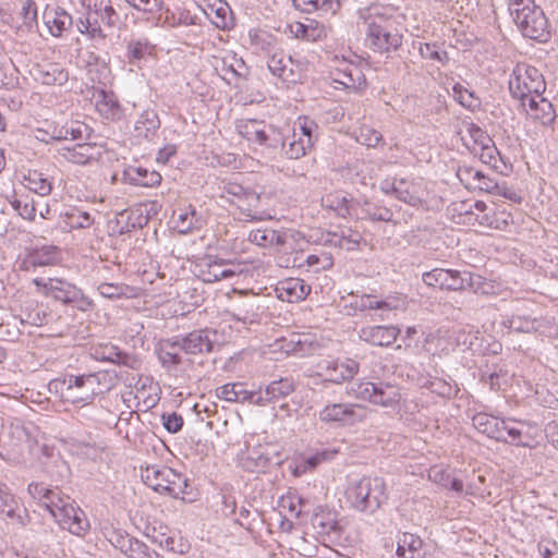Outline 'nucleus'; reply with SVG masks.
Here are the masks:
<instances>
[{
	"mask_svg": "<svg viewBox=\"0 0 558 558\" xmlns=\"http://www.w3.org/2000/svg\"><path fill=\"white\" fill-rule=\"evenodd\" d=\"M362 19L366 26L365 43L374 51L390 52L402 45V35L395 26V21L380 13L378 8L368 9Z\"/></svg>",
	"mask_w": 558,
	"mask_h": 558,
	"instance_id": "obj_1",
	"label": "nucleus"
},
{
	"mask_svg": "<svg viewBox=\"0 0 558 558\" xmlns=\"http://www.w3.org/2000/svg\"><path fill=\"white\" fill-rule=\"evenodd\" d=\"M45 499V507L61 529L78 537H84L89 532L90 523L85 512L69 496H62L59 492H47Z\"/></svg>",
	"mask_w": 558,
	"mask_h": 558,
	"instance_id": "obj_2",
	"label": "nucleus"
},
{
	"mask_svg": "<svg viewBox=\"0 0 558 558\" xmlns=\"http://www.w3.org/2000/svg\"><path fill=\"white\" fill-rule=\"evenodd\" d=\"M345 499L352 509L373 514L388 499L386 483L378 476H364L349 484Z\"/></svg>",
	"mask_w": 558,
	"mask_h": 558,
	"instance_id": "obj_3",
	"label": "nucleus"
},
{
	"mask_svg": "<svg viewBox=\"0 0 558 558\" xmlns=\"http://www.w3.org/2000/svg\"><path fill=\"white\" fill-rule=\"evenodd\" d=\"M509 11L524 37L538 41L548 39V19L534 0H510Z\"/></svg>",
	"mask_w": 558,
	"mask_h": 558,
	"instance_id": "obj_4",
	"label": "nucleus"
},
{
	"mask_svg": "<svg viewBox=\"0 0 558 558\" xmlns=\"http://www.w3.org/2000/svg\"><path fill=\"white\" fill-rule=\"evenodd\" d=\"M314 392L320 396L323 407L317 412V418L324 425L351 427L364 422L367 417V409L361 404L329 400L327 398L329 393L324 390H315Z\"/></svg>",
	"mask_w": 558,
	"mask_h": 558,
	"instance_id": "obj_5",
	"label": "nucleus"
},
{
	"mask_svg": "<svg viewBox=\"0 0 558 558\" xmlns=\"http://www.w3.org/2000/svg\"><path fill=\"white\" fill-rule=\"evenodd\" d=\"M83 5L86 7V14L77 22L78 32L92 39L104 40L105 28H112L118 21L116 10L109 0H83Z\"/></svg>",
	"mask_w": 558,
	"mask_h": 558,
	"instance_id": "obj_6",
	"label": "nucleus"
},
{
	"mask_svg": "<svg viewBox=\"0 0 558 558\" xmlns=\"http://www.w3.org/2000/svg\"><path fill=\"white\" fill-rule=\"evenodd\" d=\"M141 477L148 487L159 494L181 499L187 494V480L166 465L153 464L141 468Z\"/></svg>",
	"mask_w": 558,
	"mask_h": 558,
	"instance_id": "obj_7",
	"label": "nucleus"
},
{
	"mask_svg": "<svg viewBox=\"0 0 558 558\" xmlns=\"http://www.w3.org/2000/svg\"><path fill=\"white\" fill-rule=\"evenodd\" d=\"M107 373L98 372L87 375H70L64 379L66 386L63 392L64 398L72 403L90 404L95 396L109 389L106 385Z\"/></svg>",
	"mask_w": 558,
	"mask_h": 558,
	"instance_id": "obj_8",
	"label": "nucleus"
},
{
	"mask_svg": "<svg viewBox=\"0 0 558 558\" xmlns=\"http://www.w3.org/2000/svg\"><path fill=\"white\" fill-rule=\"evenodd\" d=\"M545 89V80L536 68L527 64L515 66L509 80V90L514 98L521 101V105L526 102L527 98L543 94Z\"/></svg>",
	"mask_w": 558,
	"mask_h": 558,
	"instance_id": "obj_9",
	"label": "nucleus"
},
{
	"mask_svg": "<svg viewBox=\"0 0 558 558\" xmlns=\"http://www.w3.org/2000/svg\"><path fill=\"white\" fill-rule=\"evenodd\" d=\"M239 133L248 142L266 146L269 149H284L281 134L270 125L257 120H241L238 125Z\"/></svg>",
	"mask_w": 558,
	"mask_h": 558,
	"instance_id": "obj_10",
	"label": "nucleus"
},
{
	"mask_svg": "<svg viewBox=\"0 0 558 558\" xmlns=\"http://www.w3.org/2000/svg\"><path fill=\"white\" fill-rule=\"evenodd\" d=\"M397 198L413 207L429 209L433 206L434 196L428 190L427 183L421 179H399L397 184Z\"/></svg>",
	"mask_w": 558,
	"mask_h": 558,
	"instance_id": "obj_11",
	"label": "nucleus"
},
{
	"mask_svg": "<svg viewBox=\"0 0 558 558\" xmlns=\"http://www.w3.org/2000/svg\"><path fill=\"white\" fill-rule=\"evenodd\" d=\"M359 372V363L352 359L325 361L319 364V372L315 379L322 378V384L325 388L329 384L341 385L344 381L352 379ZM317 385V381L314 380Z\"/></svg>",
	"mask_w": 558,
	"mask_h": 558,
	"instance_id": "obj_12",
	"label": "nucleus"
},
{
	"mask_svg": "<svg viewBox=\"0 0 558 558\" xmlns=\"http://www.w3.org/2000/svg\"><path fill=\"white\" fill-rule=\"evenodd\" d=\"M34 283L38 287H43L47 294L58 301L63 303L82 302L90 306V302L84 298L82 291L69 282L53 278H49L44 282L41 279L36 278L34 279Z\"/></svg>",
	"mask_w": 558,
	"mask_h": 558,
	"instance_id": "obj_13",
	"label": "nucleus"
},
{
	"mask_svg": "<svg viewBox=\"0 0 558 558\" xmlns=\"http://www.w3.org/2000/svg\"><path fill=\"white\" fill-rule=\"evenodd\" d=\"M531 432L532 426L525 422L512 418H502L499 433L500 439L498 441H504L513 446L531 447L534 440V436Z\"/></svg>",
	"mask_w": 558,
	"mask_h": 558,
	"instance_id": "obj_14",
	"label": "nucleus"
},
{
	"mask_svg": "<svg viewBox=\"0 0 558 558\" xmlns=\"http://www.w3.org/2000/svg\"><path fill=\"white\" fill-rule=\"evenodd\" d=\"M175 338L185 354H203L213 350L216 332L202 329L194 330L185 336H177Z\"/></svg>",
	"mask_w": 558,
	"mask_h": 558,
	"instance_id": "obj_15",
	"label": "nucleus"
},
{
	"mask_svg": "<svg viewBox=\"0 0 558 558\" xmlns=\"http://www.w3.org/2000/svg\"><path fill=\"white\" fill-rule=\"evenodd\" d=\"M33 78L47 86H62L69 80L68 71L59 63L43 61L31 69Z\"/></svg>",
	"mask_w": 558,
	"mask_h": 558,
	"instance_id": "obj_16",
	"label": "nucleus"
},
{
	"mask_svg": "<svg viewBox=\"0 0 558 558\" xmlns=\"http://www.w3.org/2000/svg\"><path fill=\"white\" fill-rule=\"evenodd\" d=\"M239 462L248 472H265L271 463V448L267 445L247 447L239 454Z\"/></svg>",
	"mask_w": 558,
	"mask_h": 558,
	"instance_id": "obj_17",
	"label": "nucleus"
},
{
	"mask_svg": "<svg viewBox=\"0 0 558 558\" xmlns=\"http://www.w3.org/2000/svg\"><path fill=\"white\" fill-rule=\"evenodd\" d=\"M526 100L521 107L531 120L542 125H549L555 121L556 111L551 102L543 94L534 95L533 98H527Z\"/></svg>",
	"mask_w": 558,
	"mask_h": 558,
	"instance_id": "obj_18",
	"label": "nucleus"
},
{
	"mask_svg": "<svg viewBox=\"0 0 558 558\" xmlns=\"http://www.w3.org/2000/svg\"><path fill=\"white\" fill-rule=\"evenodd\" d=\"M278 299L289 303H296L303 301L311 292V287L307 286L303 279L287 278L280 280L276 288Z\"/></svg>",
	"mask_w": 558,
	"mask_h": 558,
	"instance_id": "obj_19",
	"label": "nucleus"
},
{
	"mask_svg": "<svg viewBox=\"0 0 558 558\" xmlns=\"http://www.w3.org/2000/svg\"><path fill=\"white\" fill-rule=\"evenodd\" d=\"M400 330L396 326H367L359 331L361 340L378 347H388L392 344Z\"/></svg>",
	"mask_w": 558,
	"mask_h": 558,
	"instance_id": "obj_20",
	"label": "nucleus"
},
{
	"mask_svg": "<svg viewBox=\"0 0 558 558\" xmlns=\"http://www.w3.org/2000/svg\"><path fill=\"white\" fill-rule=\"evenodd\" d=\"M295 390V384L292 379L281 378L271 381L265 389V392H256L255 404L264 405L270 402H277L287 398Z\"/></svg>",
	"mask_w": 558,
	"mask_h": 558,
	"instance_id": "obj_21",
	"label": "nucleus"
},
{
	"mask_svg": "<svg viewBox=\"0 0 558 558\" xmlns=\"http://www.w3.org/2000/svg\"><path fill=\"white\" fill-rule=\"evenodd\" d=\"M60 156L76 165H87L97 161L99 151L96 146L87 143L64 146L59 149Z\"/></svg>",
	"mask_w": 558,
	"mask_h": 558,
	"instance_id": "obj_22",
	"label": "nucleus"
},
{
	"mask_svg": "<svg viewBox=\"0 0 558 558\" xmlns=\"http://www.w3.org/2000/svg\"><path fill=\"white\" fill-rule=\"evenodd\" d=\"M472 191H480L497 196H502L512 202L519 203L521 201V197L514 190L506 186L505 184L498 183L495 179L485 175L482 171H480Z\"/></svg>",
	"mask_w": 558,
	"mask_h": 558,
	"instance_id": "obj_23",
	"label": "nucleus"
},
{
	"mask_svg": "<svg viewBox=\"0 0 558 558\" xmlns=\"http://www.w3.org/2000/svg\"><path fill=\"white\" fill-rule=\"evenodd\" d=\"M182 348L177 338L160 341L158 356L161 365L169 372H172L183 363L181 356Z\"/></svg>",
	"mask_w": 558,
	"mask_h": 558,
	"instance_id": "obj_24",
	"label": "nucleus"
},
{
	"mask_svg": "<svg viewBox=\"0 0 558 558\" xmlns=\"http://www.w3.org/2000/svg\"><path fill=\"white\" fill-rule=\"evenodd\" d=\"M96 110L106 119L116 120L121 114V107L111 92L97 89L93 94Z\"/></svg>",
	"mask_w": 558,
	"mask_h": 558,
	"instance_id": "obj_25",
	"label": "nucleus"
},
{
	"mask_svg": "<svg viewBox=\"0 0 558 558\" xmlns=\"http://www.w3.org/2000/svg\"><path fill=\"white\" fill-rule=\"evenodd\" d=\"M216 397L233 403H254L256 392L247 391L241 383H229L216 389Z\"/></svg>",
	"mask_w": 558,
	"mask_h": 558,
	"instance_id": "obj_26",
	"label": "nucleus"
},
{
	"mask_svg": "<svg viewBox=\"0 0 558 558\" xmlns=\"http://www.w3.org/2000/svg\"><path fill=\"white\" fill-rule=\"evenodd\" d=\"M407 300L401 296H388L383 301H377L369 295H363L360 300L361 310H380L385 312H404L407 310Z\"/></svg>",
	"mask_w": 558,
	"mask_h": 558,
	"instance_id": "obj_27",
	"label": "nucleus"
},
{
	"mask_svg": "<svg viewBox=\"0 0 558 558\" xmlns=\"http://www.w3.org/2000/svg\"><path fill=\"white\" fill-rule=\"evenodd\" d=\"M544 320L525 314L515 313L502 320V325L514 332L538 331Z\"/></svg>",
	"mask_w": 558,
	"mask_h": 558,
	"instance_id": "obj_28",
	"label": "nucleus"
},
{
	"mask_svg": "<svg viewBox=\"0 0 558 558\" xmlns=\"http://www.w3.org/2000/svg\"><path fill=\"white\" fill-rule=\"evenodd\" d=\"M269 71L284 82H293L292 59L282 51L271 54L267 62Z\"/></svg>",
	"mask_w": 558,
	"mask_h": 558,
	"instance_id": "obj_29",
	"label": "nucleus"
},
{
	"mask_svg": "<svg viewBox=\"0 0 558 558\" xmlns=\"http://www.w3.org/2000/svg\"><path fill=\"white\" fill-rule=\"evenodd\" d=\"M402 400V393L398 386L390 383H377V390L373 404L384 408H396Z\"/></svg>",
	"mask_w": 558,
	"mask_h": 558,
	"instance_id": "obj_30",
	"label": "nucleus"
},
{
	"mask_svg": "<svg viewBox=\"0 0 558 558\" xmlns=\"http://www.w3.org/2000/svg\"><path fill=\"white\" fill-rule=\"evenodd\" d=\"M445 288L452 291H461L468 288H475L480 283L482 277L470 271L448 270Z\"/></svg>",
	"mask_w": 558,
	"mask_h": 558,
	"instance_id": "obj_31",
	"label": "nucleus"
},
{
	"mask_svg": "<svg viewBox=\"0 0 558 558\" xmlns=\"http://www.w3.org/2000/svg\"><path fill=\"white\" fill-rule=\"evenodd\" d=\"M160 126L158 114L154 110H145L140 114L134 125V135L142 138H150Z\"/></svg>",
	"mask_w": 558,
	"mask_h": 558,
	"instance_id": "obj_32",
	"label": "nucleus"
},
{
	"mask_svg": "<svg viewBox=\"0 0 558 558\" xmlns=\"http://www.w3.org/2000/svg\"><path fill=\"white\" fill-rule=\"evenodd\" d=\"M259 203V194L253 190H248L243 198H241L240 204L236 206L240 209L242 219L247 221L262 220L264 218L263 213L257 210Z\"/></svg>",
	"mask_w": 558,
	"mask_h": 558,
	"instance_id": "obj_33",
	"label": "nucleus"
},
{
	"mask_svg": "<svg viewBox=\"0 0 558 558\" xmlns=\"http://www.w3.org/2000/svg\"><path fill=\"white\" fill-rule=\"evenodd\" d=\"M422 539L411 533H403L398 541L396 554L399 558H421Z\"/></svg>",
	"mask_w": 558,
	"mask_h": 558,
	"instance_id": "obj_34",
	"label": "nucleus"
},
{
	"mask_svg": "<svg viewBox=\"0 0 558 558\" xmlns=\"http://www.w3.org/2000/svg\"><path fill=\"white\" fill-rule=\"evenodd\" d=\"M502 424V418L487 415L484 413H478L473 417L474 427L486 434L488 437L499 440L500 439V425Z\"/></svg>",
	"mask_w": 558,
	"mask_h": 558,
	"instance_id": "obj_35",
	"label": "nucleus"
},
{
	"mask_svg": "<svg viewBox=\"0 0 558 558\" xmlns=\"http://www.w3.org/2000/svg\"><path fill=\"white\" fill-rule=\"evenodd\" d=\"M337 453L338 450H323L315 453L314 456L302 459L295 463L294 468L292 469V473L294 476H301L307 472H312L323 461L332 459Z\"/></svg>",
	"mask_w": 558,
	"mask_h": 558,
	"instance_id": "obj_36",
	"label": "nucleus"
},
{
	"mask_svg": "<svg viewBox=\"0 0 558 558\" xmlns=\"http://www.w3.org/2000/svg\"><path fill=\"white\" fill-rule=\"evenodd\" d=\"M45 23L52 36H60L72 24V17L62 9L45 13Z\"/></svg>",
	"mask_w": 558,
	"mask_h": 558,
	"instance_id": "obj_37",
	"label": "nucleus"
},
{
	"mask_svg": "<svg viewBox=\"0 0 558 558\" xmlns=\"http://www.w3.org/2000/svg\"><path fill=\"white\" fill-rule=\"evenodd\" d=\"M23 182L25 187L40 196L50 194L52 190V182L48 177L37 170L28 171V173L24 175Z\"/></svg>",
	"mask_w": 558,
	"mask_h": 558,
	"instance_id": "obj_38",
	"label": "nucleus"
},
{
	"mask_svg": "<svg viewBox=\"0 0 558 558\" xmlns=\"http://www.w3.org/2000/svg\"><path fill=\"white\" fill-rule=\"evenodd\" d=\"M81 136H82V129L80 125L76 128L73 125H71V126L64 125L61 128L53 126L51 132L38 130L37 138L47 143V142H49V140H54V141H62V140H68V138L76 140Z\"/></svg>",
	"mask_w": 558,
	"mask_h": 558,
	"instance_id": "obj_39",
	"label": "nucleus"
},
{
	"mask_svg": "<svg viewBox=\"0 0 558 558\" xmlns=\"http://www.w3.org/2000/svg\"><path fill=\"white\" fill-rule=\"evenodd\" d=\"M238 272L227 267L222 262H214L207 265L206 269L201 270V279L204 282H216L222 279L234 277Z\"/></svg>",
	"mask_w": 558,
	"mask_h": 558,
	"instance_id": "obj_40",
	"label": "nucleus"
},
{
	"mask_svg": "<svg viewBox=\"0 0 558 558\" xmlns=\"http://www.w3.org/2000/svg\"><path fill=\"white\" fill-rule=\"evenodd\" d=\"M155 52V45L147 38L132 39L128 44V58L131 63H135Z\"/></svg>",
	"mask_w": 558,
	"mask_h": 558,
	"instance_id": "obj_41",
	"label": "nucleus"
},
{
	"mask_svg": "<svg viewBox=\"0 0 558 558\" xmlns=\"http://www.w3.org/2000/svg\"><path fill=\"white\" fill-rule=\"evenodd\" d=\"M175 228L181 233H186L191 231L193 228H197L199 225V218L197 217V213L195 208L189 206L178 214L173 215Z\"/></svg>",
	"mask_w": 558,
	"mask_h": 558,
	"instance_id": "obj_42",
	"label": "nucleus"
},
{
	"mask_svg": "<svg viewBox=\"0 0 558 558\" xmlns=\"http://www.w3.org/2000/svg\"><path fill=\"white\" fill-rule=\"evenodd\" d=\"M465 132L466 134L462 135V141L472 153L474 147L480 148V146L492 140L485 131L474 124H469Z\"/></svg>",
	"mask_w": 558,
	"mask_h": 558,
	"instance_id": "obj_43",
	"label": "nucleus"
},
{
	"mask_svg": "<svg viewBox=\"0 0 558 558\" xmlns=\"http://www.w3.org/2000/svg\"><path fill=\"white\" fill-rule=\"evenodd\" d=\"M129 175L134 184L142 186H155L161 181V175L157 171H150L142 167L129 172Z\"/></svg>",
	"mask_w": 558,
	"mask_h": 558,
	"instance_id": "obj_44",
	"label": "nucleus"
},
{
	"mask_svg": "<svg viewBox=\"0 0 558 558\" xmlns=\"http://www.w3.org/2000/svg\"><path fill=\"white\" fill-rule=\"evenodd\" d=\"M317 129L318 126L313 120L305 117L299 118L295 123L293 137H303L304 140H311V145H313L317 138Z\"/></svg>",
	"mask_w": 558,
	"mask_h": 558,
	"instance_id": "obj_45",
	"label": "nucleus"
},
{
	"mask_svg": "<svg viewBox=\"0 0 558 558\" xmlns=\"http://www.w3.org/2000/svg\"><path fill=\"white\" fill-rule=\"evenodd\" d=\"M94 222L90 215L80 209H72L65 214L64 223L69 230L72 229H85L92 226Z\"/></svg>",
	"mask_w": 558,
	"mask_h": 558,
	"instance_id": "obj_46",
	"label": "nucleus"
},
{
	"mask_svg": "<svg viewBox=\"0 0 558 558\" xmlns=\"http://www.w3.org/2000/svg\"><path fill=\"white\" fill-rule=\"evenodd\" d=\"M472 154L478 156L482 162L494 168H497L499 151L495 146L493 140H490L488 143L483 144L482 146H480V148L474 147Z\"/></svg>",
	"mask_w": 558,
	"mask_h": 558,
	"instance_id": "obj_47",
	"label": "nucleus"
},
{
	"mask_svg": "<svg viewBox=\"0 0 558 558\" xmlns=\"http://www.w3.org/2000/svg\"><path fill=\"white\" fill-rule=\"evenodd\" d=\"M97 290L101 296L107 299H120L123 296H130L132 292V289L129 286L107 282L99 284Z\"/></svg>",
	"mask_w": 558,
	"mask_h": 558,
	"instance_id": "obj_48",
	"label": "nucleus"
},
{
	"mask_svg": "<svg viewBox=\"0 0 558 558\" xmlns=\"http://www.w3.org/2000/svg\"><path fill=\"white\" fill-rule=\"evenodd\" d=\"M19 504L14 496L3 485H0V511L9 518L16 515Z\"/></svg>",
	"mask_w": 558,
	"mask_h": 558,
	"instance_id": "obj_49",
	"label": "nucleus"
},
{
	"mask_svg": "<svg viewBox=\"0 0 558 558\" xmlns=\"http://www.w3.org/2000/svg\"><path fill=\"white\" fill-rule=\"evenodd\" d=\"M356 141L367 147H376L383 141V136L375 129L363 125L359 129Z\"/></svg>",
	"mask_w": 558,
	"mask_h": 558,
	"instance_id": "obj_50",
	"label": "nucleus"
},
{
	"mask_svg": "<svg viewBox=\"0 0 558 558\" xmlns=\"http://www.w3.org/2000/svg\"><path fill=\"white\" fill-rule=\"evenodd\" d=\"M311 140H304L303 137H294L289 144V147L284 149V155L289 159H299L305 156L306 151L312 148Z\"/></svg>",
	"mask_w": 558,
	"mask_h": 558,
	"instance_id": "obj_51",
	"label": "nucleus"
},
{
	"mask_svg": "<svg viewBox=\"0 0 558 558\" xmlns=\"http://www.w3.org/2000/svg\"><path fill=\"white\" fill-rule=\"evenodd\" d=\"M355 398L373 403L377 390V383L361 381L351 388Z\"/></svg>",
	"mask_w": 558,
	"mask_h": 558,
	"instance_id": "obj_52",
	"label": "nucleus"
},
{
	"mask_svg": "<svg viewBox=\"0 0 558 558\" xmlns=\"http://www.w3.org/2000/svg\"><path fill=\"white\" fill-rule=\"evenodd\" d=\"M448 270L449 269L435 268L430 271L424 272L423 281L429 287L444 289L447 278H449Z\"/></svg>",
	"mask_w": 558,
	"mask_h": 558,
	"instance_id": "obj_53",
	"label": "nucleus"
},
{
	"mask_svg": "<svg viewBox=\"0 0 558 558\" xmlns=\"http://www.w3.org/2000/svg\"><path fill=\"white\" fill-rule=\"evenodd\" d=\"M418 51L427 60H437L442 64H446L449 60L447 52L438 50L436 45L433 44H420Z\"/></svg>",
	"mask_w": 558,
	"mask_h": 558,
	"instance_id": "obj_54",
	"label": "nucleus"
},
{
	"mask_svg": "<svg viewBox=\"0 0 558 558\" xmlns=\"http://www.w3.org/2000/svg\"><path fill=\"white\" fill-rule=\"evenodd\" d=\"M330 28L319 23L318 21L311 20L307 23V34L305 40L317 41L323 40L328 36Z\"/></svg>",
	"mask_w": 558,
	"mask_h": 558,
	"instance_id": "obj_55",
	"label": "nucleus"
},
{
	"mask_svg": "<svg viewBox=\"0 0 558 558\" xmlns=\"http://www.w3.org/2000/svg\"><path fill=\"white\" fill-rule=\"evenodd\" d=\"M478 173L480 170L466 165L460 166L457 170L458 179L468 190H472L475 185Z\"/></svg>",
	"mask_w": 558,
	"mask_h": 558,
	"instance_id": "obj_56",
	"label": "nucleus"
},
{
	"mask_svg": "<svg viewBox=\"0 0 558 558\" xmlns=\"http://www.w3.org/2000/svg\"><path fill=\"white\" fill-rule=\"evenodd\" d=\"M57 258L58 253L56 247H44L32 256V264L39 266L50 265L53 264Z\"/></svg>",
	"mask_w": 558,
	"mask_h": 558,
	"instance_id": "obj_57",
	"label": "nucleus"
},
{
	"mask_svg": "<svg viewBox=\"0 0 558 558\" xmlns=\"http://www.w3.org/2000/svg\"><path fill=\"white\" fill-rule=\"evenodd\" d=\"M280 507L287 510L291 517L299 518L302 512L301 498L294 495H288L281 498Z\"/></svg>",
	"mask_w": 558,
	"mask_h": 558,
	"instance_id": "obj_58",
	"label": "nucleus"
},
{
	"mask_svg": "<svg viewBox=\"0 0 558 558\" xmlns=\"http://www.w3.org/2000/svg\"><path fill=\"white\" fill-rule=\"evenodd\" d=\"M325 203L327 207L335 209L341 216L350 215V201H348L344 196L339 197L337 195H329L325 199Z\"/></svg>",
	"mask_w": 558,
	"mask_h": 558,
	"instance_id": "obj_59",
	"label": "nucleus"
},
{
	"mask_svg": "<svg viewBox=\"0 0 558 558\" xmlns=\"http://www.w3.org/2000/svg\"><path fill=\"white\" fill-rule=\"evenodd\" d=\"M453 98L459 101L463 107L471 108L475 105L473 93L469 92L461 84H456L452 88Z\"/></svg>",
	"mask_w": 558,
	"mask_h": 558,
	"instance_id": "obj_60",
	"label": "nucleus"
},
{
	"mask_svg": "<svg viewBox=\"0 0 558 558\" xmlns=\"http://www.w3.org/2000/svg\"><path fill=\"white\" fill-rule=\"evenodd\" d=\"M248 190L238 183H228L225 186V194L231 204L238 206Z\"/></svg>",
	"mask_w": 558,
	"mask_h": 558,
	"instance_id": "obj_61",
	"label": "nucleus"
},
{
	"mask_svg": "<svg viewBox=\"0 0 558 558\" xmlns=\"http://www.w3.org/2000/svg\"><path fill=\"white\" fill-rule=\"evenodd\" d=\"M14 208L17 210L19 215L24 219L34 220L37 211V204L32 201H22L16 199L14 203Z\"/></svg>",
	"mask_w": 558,
	"mask_h": 558,
	"instance_id": "obj_62",
	"label": "nucleus"
},
{
	"mask_svg": "<svg viewBox=\"0 0 558 558\" xmlns=\"http://www.w3.org/2000/svg\"><path fill=\"white\" fill-rule=\"evenodd\" d=\"M9 434L17 444L27 441L29 438L28 428L19 420H15L10 424Z\"/></svg>",
	"mask_w": 558,
	"mask_h": 558,
	"instance_id": "obj_63",
	"label": "nucleus"
},
{
	"mask_svg": "<svg viewBox=\"0 0 558 558\" xmlns=\"http://www.w3.org/2000/svg\"><path fill=\"white\" fill-rule=\"evenodd\" d=\"M47 322V314L41 310H32L26 312L24 317L21 318L22 324H29L33 326H41Z\"/></svg>",
	"mask_w": 558,
	"mask_h": 558,
	"instance_id": "obj_64",
	"label": "nucleus"
}]
</instances>
